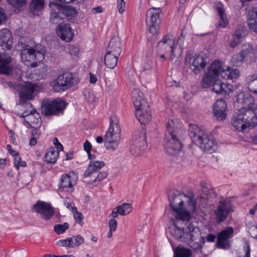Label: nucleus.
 I'll list each match as a JSON object with an SVG mask.
<instances>
[{"label":"nucleus","mask_w":257,"mask_h":257,"mask_svg":"<svg viewBox=\"0 0 257 257\" xmlns=\"http://www.w3.org/2000/svg\"><path fill=\"white\" fill-rule=\"evenodd\" d=\"M107 173L106 171L100 172L94 179L92 180V182H100L103 180L107 176Z\"/></svg>","instance_id":"obj_53"},{"label":"nucleus","mask_w":257,"mask_h":257,"mask_svg":"<svg viewBox=\"0 0 257 257\" xmlns=\"http://www.w3.org/2000/svg\"><path fill=\"white\" fill-rule=\"evenodd\" d=\"M248 233L252 237L257 239V226H250L248 228Z\"/></svg>","instance_id":"obj_55"},{"label":"nucleus","mask_w":257,"mask_h":257,"mask_svg":"<svg viewBox=\"0 0 257 257\" xmlns=\"http://www.w3.org/2000/svg\"><path fill=\"white\" fill-rule=\"evenodd\" d=\"M44 0H32L30 4V10L31 12L41 11L44 6Z\"/></svg>","instance_id":"obj_41"},{"label":"nucleus","mask_w":257,"mask_h":257,"mask_svg":"<svg viewBox=\"0 0 257 257\" xmlns=\"http://www.w3.org/2000/svg\"><path fill=\"white\" fill-rule=\"evenodd\" d=\"M241 41V39L240 38H237L234 35H233L232 39L230 43V46L232 48H235L238 44H239Z\"/></svg>","instance_id":"obj_56"},{"label":"nucleus","mask_w":257,"mask_h":257,"mask_svg":"<svg viewBox=\"0 0 257 257\" xmlns=\"http://www.w3.org/2000/svg\"><path fill=\"white\" fill-rule=\"evenodd\" d=\"M120 211V215L124 216L128 214L132 211V206L129 203H123L121 205L117 207Z\"/></svg>","instance_id":"obj_44"},{"label":"nucleus","mask_w":257,"mask_h":257,"mask_svg":"<svg viewBox=\"0 0 257 257\" xmlns=\"http://www.w3.org/2000/svg\"><path fill=\"white\" fill-rule=\"evenodd\" d=\"M243 250L245 252V254L244 257H250V249L249 247V244L248 243H246L245 246L243 247Z\"/></svg>","instance_id":"obj_61"},{"label":"nucleus","mask_w":257,"mask_h":257,"mask_svg":"<svg viewBox=\"0 0 257 257\" xmlns=\"http://www.w3.org/2000/svg\"><path fill=\"white\" fill-rule=\"evenodd\" d=\"M146 134L143 131L135 132L130 144V152L135 156L141 155L147 148Z\"/></svg>","instance_id":"obj_9"},{"label":"nucleus","mask_w":257,"mask_h":257,"mask_svg":"<svg viewBox=\"0 0 257 257\" xmlns=\"http://www.w3.org/2000/svg\"><path fill=\"white\" fill-rule=\"evenodd\" d=\"M7 149H8V151L9 152V153L12 156L14 157V158H15V157L19 155V153L18 152H16L15 151H14L12 148V146L10 145H8L7 146Z\"/></svg>","instance_id":"obj_60"},{"label":"nucleus","mask_w":257,"mask_h":257,"mask_svg":"<svg viewBox=\"0 0 257 257\" xmlns=\"http://www.w3.org/2000/svg\"><path fill=\"white\" fill-rule=\"evenodd\" d=\"M221 63L218 60L213 61L209 67L208 71L202 77L201 85L204 88H208L219 79V74L221 73Z\"/></svg>","instance_id":"obj_7"},{"label":"nucleus","mask_w":257,"mask_h":257,"mask_svg":"<svg viewBox=\"0 0 257 257\" xmlns=\"http://www.w3.org/2000/svg\"><path fill=\"white\" fill-rule=\"evenodd\" d=\"M121 50L122 46L120 38L118 36L113 37L109 42L107 48V52L120 55Z\"/></svg>","instance_id":"obj_26"},{"label":"nucleus","mask_w":257,"mask_h":257,"mask_svg":"<svg viewBox=\"0 0 257 257\" xmlns=\"http://www.w3.org/2000/svg\"><path fill=\"white\" fill-rule=\"evenodd\" d=\"M35 91V85L31 82L26 83L22 86V89L19 93L20 103L24 104L27 100L32 99Z\"/></svg>","instance_id":"obj_18"},{"label":"nucleus","mask_w":257,"mask_h":257,"mask_svg":"<svg viewBox=\"0 0 257 257\" xmlns=\"http://www.w3.org/2000/svg\"><path fill=\"white\" fill-rule=\"evenodd\" d=\"M121 127L118 117L112 115L110 117V125L105 135V146L107 149L114 150L120 139Z\"/></svg>","instance_id":"obj_5"},{"label":"nucleus","mask_w":257,"mask_h":257,"mask_svg":"<svg viewBox=\"0 0 257 257\" xmlns=\"http://www.w3.org/2000/svg\"><path fill=\"white\" fill-rule=\"evenodd\" d=\"M51 9V16L50 22L53 24H62L63 19H64L61 11L57 10L56 8H50Z\"/></svg>","instance_id":"obj_33"},{"label":"nucleus","mask_w":257,"mask_h":257,"mask_svg":"<svg viewBox=\"0 0 257 257\" xmlns=\"http://www.w3.org/2000/svg\"><path fill=\"white\" fill-rule=\"evenodd\" d=\"M166 130L164 139V147L166 152L173 155L182 148L181 141L182 130L176 125L174 120L171 119L166 123Z\"/></svg>","instance_id":"obj_2"},{"label":"nucleus","mask_w":257,"mask_h":257,"mask_svg":"<svg viewBox=\"0 0 257 257\" xmlns=\"http://www.w3.org/2000/svg\"><path fill=\"white\" fill-rule=\"evenodd\" d=\"M172 235L177 240L181 242H186L187 238L185 229H182L176 225H174V229L171 231Z\"/></svg>","instance_id":"obj_38"},{"label":"nucleus","mask_w":257,"mask_h":257,"mask_svg":"<svg viewBox=\"0 0 257 257\" xmlns=\"http://www.w3.org/2000/svg\"><path fill=\"white\" fill-rule=\"evenodd\" d=\"M162 10L160 8H152L146 12V22L151 23L149 32L153 35L158 33L160 28L161 20L160 18Z\"/></svg>","instance_id":"obj_10"},{"label":"nucleus","mask_w":257,"mask_h":257,"mask_svg":"<svg viewBox=\"0 0 257 257\" xmlns=\"http://www.w3.org/2000/svg\"><path fill=\"white\" fill-rule=\"evenodd\" d=\"M11 61L12 58L8 54L0 52V74L9 73L10 69L9 64Z\"/></svg>","instance_id":"obj_27"},{"label":"nucleus","mask_w":257,"mask_h":257,"mask_svg":"<svg viewBox=\"0 0 257 257\" xmlns=\"http://www.w3.org/2000/svg\"><path fill=\"white\" fill-rule=\"evenodd\" d=\"M74 217L75 218V221L76 223L80 224L81 225H82L83 224V216L82 214L80 212H78L77 210L76 211H74Z\"/></svg>","instance_id":"obj_52"},{"label":"nucleus","mask_w":257,"mask_h":257,"mask_svg":"<svg viewBox=\"0 0 257 257\" xmlns=\"http://www.w3.org/2000/svg\"><path fill=\"white\" fill-rule=\"evenodd\" d=\"M25 121L31 125L33 128L40 127L41 125V118L38 112L35 109L30 111L27 118L25 119Z\"/></svg>","instance_id":"obj_28"},{"label":"nucleus","mask_w":257,"mask_h":257,"mask_svg":"<svg viewBox=\"0 0 257 257\" xmlns=\"http://www.w3.org/2000/svg\"><path fill=\"white\" fill-rule=\"evenodd\" d=\"M246 81L248 89L254 94H257V74H251L247 76Z\"/></svg>","instance_id":"obj_36"},{"label":"nucleus","mask_w":257,"mask_h":257,"mask_svg":"<svg viewBox=\"0 0 257 257\" xmlns=\"http://www.w3.org/2000/svg\"><path fill=\"white\" fill-rule=\"evenodd\" d=\"M132 101L135 108L140 107L144 105V101H147L144 99L143 92L139 89H134L132 93Z\"/></svg>","instance_id":"obj_31"},{"label":"nucleus","mask_w":257,"mask_h":257,"mask_svg":"<svg viewBox=\"0 0 257 257\" xmlns=\"http://www.w3.org/2000/svg\"><path fill=\"white\" fill-rule=\"evenodd\" d=\"M221 73L222 77L227 79H233L237 78L239 75V71L236 68H231L227 67L226 70H223L222 68Z\"/></svg>","instance_id":"obj_37"},{"label":"nucleus","mask_w":257,"mask_h":257,"mask_svg":"<svg viewBox=\"0 0 257 257\" xmlns=\"http://www.w3.org/2000/svg\"><path fill=\"white\" fill-rule=\"evenodd\" d=\"M185 200L187 202L188 209L192 212H194L196 209V201L194 195L187 196V199H184V200Z\"/></svg>","instance_id":"obj_45"},{"label":"nucleus","mask_w":257,"mask_h":257,"mask_svg":"<svg viewBox=\"0 0 257 257\" xmlns=\"http://www.w3.org/2000/svg\"><path fill=\"white\" fill-rule=\"evenodd\" d=\"M252 47L249 45H243L240 52L232 56L231 62L234 65L238 66L243 62L247 57L250 56L252 54Z\"/></svg>","instance_id":"obj_20"},{"label":"nucleus","mask_w":257,"mask_h":257,"mask_svg":"<svg viewBox=\"0 0 257 257\" xmlns=\"http://www.w3.org/2000/svg\"><path fill=\"white\" fill-rule=\"evenodd\" d=\"M40 133L39 132V130L36 127H34V129H33L31 132L32 137L38 138L40 136Z\"/></svg>","instance_id":"obj_64"},{"label":"nucleus","mask_w":257,"mask_h":257,"mask_svg":"<svg viewBox=\"0 0 257 257\" xmlns=\"http://www.w3.org/2000/svg\"><path fill=\"white\" fill-rule=\"evenodd\" d=\"M64 204L67 208L71 210L73 212H74V211L76 210V207L72 206L71 202L65 201Z\"/></svg>","instance_id":"obj_63"},{"label":"nucleus","mask_w":257,"mask_h":257,"mask_svg":"<svg viewBox=\"0 0 257 257\" xmlns=\"http://www.w3.org/2000/svg\"><path fill=\"white\" fill-rule=\"evenodd\" d=\"M247 29L245 27L242 26H238L233 34L237 38L242 39L246 34Z\"/></svg>","instance_id":"obj_46"},{"label":"nucleus","mask_w":257,"mask_h":257,"mask_svg":"<svg viewBox=\"0 0 257 257\" xmlns=\"http://www.w3.org/2000/svg\"><path fill=\"white\" fill-rule=\"evenodd\" d=\"M257 21V7H251L247 11V22Z\"/></svg>","instance_id":"obj_43"},{"label":"nucleus","mask_w":257,"mask_h":257,"mask_svg":"<svg viewBox=\"0 0 257 257\" xmlns=\"http://www.w3.org/2000/svg\"><path fill=\"white\" fill-rule=\"evenodd\" d=\"M215 10L217 12L220 19L218 23L216 24V27L217 28H226L228 25V21L227 15L225 13V10L223 6H217Z\"/></svg>","instance_id":"obj_30"},{"label":"nucleus","mask_w":257,"mask_h":257,"mask_svg":"<svg viewBox=\"0 0 257 257\" xmlns=\"http://www.w3.org/2000/svg\"><path fill=\"white\" fill-rule=\"evenodd\" d=\"M198 230V228H196L192 223H190L187 229H185L186 237H192L195 238V236H199V234L197 231Z\"/></svg>","instance_id":"obj_42"},{"label":"nucleus","mask_w":257,"mask_h":257,"mask_svg":"<svg viewBox=\"0 0 257 257\" xmlns=\"http://www.w3.org/2000/svg\"><path fill=\"white\" fill-rule=\"evenodd\" d=\"M216 238V236L215 235L212 233H209L206 236V239L207 242H213L215 241Z\"/></svg>","instance_id":"obj_62"},{"label":"nucleus","mask_w":257,"mask_h":257,"mask_svg":"<svg viewBox=\"0 0 257 257\" xmlns=\"http://www.w3.org/2000/svg\"><path fill=\"white\" fill-rule=\"evenodd\" d=\"M175 40L170 34L165 35L157 45L158 53H167L171 52L173 55L174 52Z\"/></svg>","instance_id":"obj_15"},{"label":"nucleus","mask_w":257,"mask_h":257,"mask_svg":"<svg viewBox=\"0 0 257 257\" xmlns=\"http://www.w3.org/2000/svg\"><path fill=\"white\" fill-rule=\"evenodd\" d=\"M188 130L191 139L195 143L204 134V132L196 124H190Z\"/></svg>","instance_id":"obj_32"},{"label":"nucleus","mask_w":257,"mask_h":257,"mask_svg":"<svg viewBox=\"0 0 257 257\" xmlns=\"http://www.w3.org/2000/svg\"><path fill=\"white\" fill-rule=\"evenodd\" d=\"M199 236H195V238L187 237L186 241L188 245L193 250H197L202 247V244L204 243L205 241H197L196 240Z\"/></svg>","instance_id":"obj_39"},{"label":"nucleus","mask_w":257,"mask_h":257,"mask_svg":"<svg viewBox=\"0 0 257 257\" xmlns=\"http://www.w3.org/2000/svg\"><path fill=\"white\" fill-rule=\"evenodd\" d=\"M227 104L222 99H218L213 105V113L217 119L223 120L226 117Z\"/></svg>","instance_id":"obj_22"},{"label":"nucleus","mask_w":257,"mask_h":257,"mask_svg":"<svg viewBox=\"0 0 257 257\" xmlns=\"http://www.w3.org/2000/svg\"><path fill=\"white\" fill-rule=\"evenodd\" d=\"M59 155L58 151H57L54 147H50L47 150L44 159L48 163L54 164L56 162Z\"/></svg>","instance_id":"obj_35"},{"label":"nucleus","mask_w":257,"mask_h":257,"mask_svg":"<svg viewBox=\"0 0 257 257\" xmlns=\"http://www.w3.org/2000/svg\"><path fill=\"white\" fill-rule=\"evenodd\" d=\"M12 42L13 36L10 31L7 29H3L0 32V46L6 45L7 48L10 49Z\"/></svg>","instance_id":"obj_29"},{"label":"nucleus","mask_w":257,"mask_h":257,"mask_svg":"<svg viewBox=\"0 0 257 257\" xmlns=\"http://www.w3.org/2000/svg\"><path fill=\"white\" fill-rule=\"evenodd\" d=\"M248 28L253 32L257 33V20L247 22Z\"/></svg>","instance_id":"obj_57"},{"label":"nucleus","mask_w":257,"mask_h":257,"mask_svg":"<svg viewBox=\"0 0 257 257\" xmlns=\"http://www.w3.org/2000/svg\"><path fill=\"white\" fill-rule=\"evenodd\" d=\"M203 151L212 154L217 149V143L211 135L204 134L195 143Z\"/></svg>","instance_id":"obj_12"},{"label":"nucleus","mask_w":257,"mask_h":257,"mask_svg":"<svg viewBox=\"0 0 257 257\" xmlns=\"http://www.w3.org/2000/svg\"><path fill=\"white\" fill-rule=\"evenodd\" d=\"M71 240V243L72 244V247L78 246L83 243L84 241V238L80 235L73 236L70 237Z\"/></svg>","instance_id":"obj_47"},{"label":"nucleus","mask_w":257,"mask_h":257,"mask_svg":"<svg viewBox=\"0 0 257 257\" xmlns=\"http://www.w3.org/2000/svg\"><path fill=\"white\" fill-rule=\"evenodd\" d=\"M211 86H212L213 91L219 94L227 95L233 90L232 85L225 84L220 79L212 84Z\"/></svg>","instance_id":"obj_23"},{"label":"nucleus","mask_w":257,"mask_h":257,"mask_svg":"<svg viewBox=\"0 0 257 257\" xmlns=\"http://www.w3.org/2000/svg\"><path fill=\"white\" fill-rule=\"evenodd\" d=\"M119 56L107 52L104 56V63L105 65L109 68H114L117 64Z\"/></svg>","instance_id":"obj_34"},{"label":"nucleus","mask_w":257,"mask_h":257,"mask_svg":"<svg viewBox=\"0 0 257 257\" xmlns=\"http://www.w3.org/2000/svg\"><path fill=\"white\" fill-rule=\"evenodd\" d=\"M68 103L61 98L51 100L50 98L44 99L41 103V111L45 116L59 115L63 114Z\"/></svg>","instance_id":"obj_6"},{"label":"nucleus","mask_w":257,"mask_h":257,"mask_svg":"<svg viewBox=\"0 0 257 257\" xmlns=\"http://www.w3.org/2000/svg\"><path fill=\"white\" fill-rule=\"evenodd\" d=\"M77 83V78L72 73L65 72L60 74L51 83V86L56 92H62Z\"/></svg>","instance_id":"obj_8"},{"label":"nucleus","mask_w":257,"mask_h":257,"mask_svg":"<svg viewBox=\"0 0 257 257\" xmlns=\"http://www.w3.org/2000/svg\"><path fill=\"white\" fill-rule=\"evenodd\" d=\"M33 209L35 212L41 215V218L45 220H48L54 214L53 207L51 205L43 201L38 200L34 205Z\"/></svg>","instance_id":"obj_13"},{"label":"nucleus","mask_w":257,"mask_h":257,"mask_svg":"<svg viewBox=\"0 0 257 257\" xmlns=\"http://www.w3.org/2000/svg\"><path fill=\"white\" fill-rule=\"evenodd\" d=\"M45 50L42 45H36L33 47L26 45L21 51L22 61L28 66L34 68L37 66L38 62L42 61L45 58Z\"/></svg>","instance_id":"obj_4"},{"label":"nucleus","mask_w":257,"mask_h":257,"mask_svg":"<svg viewBox=\"0 0 257 257\" xmlns=\"http://www.w3.org/2000/svg\"><path fill=\"white\" fill-rule=\"evenodd\" d=\"M144 105L136 108V116L142 124L149 123L152 119L150 106L147 101H143Z\"/></svg>","instance_id":"obj_16"},{"label":"nucleus","mask_w":257,"mask_h":257,"mask_svg":"<svg viewBox=\"0 0 257 257\" xmlns=\"http://www.w3.org/2000/svg\"><path fill=\"white\" fill-rule=\"evenodd\" d=\"M56 31L57 35L67 42L71 41L74 37V33L69 24L58 25Z\"/></svg>","instance_id":"obj_19"},{"label":"nucleus","mask_w":257,"mask_h":257,"mask_svg":"<svg viewBox=\"0 0 257 257\" xmlns=\"http://www.w3.org/2000/svg\"><path fill=\"white\" fill-rule=\"evenodd\" d=\"M231 210L232 206L230 201L226 200L220 201L217 209L215 212L217 222L220 223L224 221Z\"/></svg>","instance_id":"obj_17"},{"label":"nucleus","mask_w":257,"mask_h":257,"mask_svg":"<svg viewBox=\"0 0 257 257\" xmlns=\"http://www.w3.org/2000/svg\"><path fill=\"white\" fill-rule=\"evenodd\" d=\"M109 229L115 231L117 228V222L114 219H111L108 223Z\"/></svg>","instance_id":"obj_58"},{"label":"nucleus","mask_w":257,"mask_h":257,"mask_svg":"<svg viewBox=\"0 0 257 257\" xmlns=\"http://www.w3.org/2000/svg\"><path fill=\"white\" fill-rule=\"evenodd\" d=\"M105 164L103 161H98L95 160L90 161L89 163L88 168L83 174V177L86 178L90 177L95 172L99 171L102 168L104 167Z\"/></svg>","instance_id":"obj_25"},{"label":"nucleus","mask_w":257,"mask_h":257,"mask_svg":"<svg viewBox=\"0 0 257 257\" xmlns=\"http://www.w3.org/2000/svg\"><path fill=\"white\" fill-rule=\"evenodd\" d=\"M234 229L232 227H227L218 233L216 246L219 248L228 249L230 243L228 239L232 237Z\"/></svg>","instance_id":"obj_14"},{"label":"nucleus","mask_w":257,"mask_h":257,"mask_svg":"<svg viewBox=\"0 0 257 257\" xmlns=\"http://www.w3.org/2000/svg\"><path fill=\"white\" fill-rule=\"evenodd\" d=\"M237 101L244 105L231 119L233 127L239 132H244L247 127L257 125V104L250 93L242 92L238 95Z\"/></svg>","instance_id":"obj_1"},{"label":"nucleus","mask_w":257,"mask_h":257,"mask_svg":"<svg viewBox=\"0 0 257 257\" xmlns=\"http://www.w3.org/2000/svg\"><path fill=\"white\" fill-rule=\"evenodd\" d=\"M168 197L170 207L175 213L176 219L183 221H189L190 213L189 211L184 209V199H187V196L178 190H170L168 193Z\"/></svg>","instance_id":"obj_3"},{"label":"nucleus","mask_w":257,"mask_h":257,"mask_svg":"<svg viewBox=\"0 0 257 257\" xmlns=\"http://www.w3.org/2000/svg\"><path fill=\"white\" fill-rule=\"evenodd\" d=\"M50 8H56L64 17V19L69 22H73L77 16V12L72 6L58 4L56 2H50L49 4Z\"/></svg>","instance_id":"obj_11"},{"label":"nucleus","mask_w":257,"mask_h":257,"mask_svg":"<svg viewBox=\"0 0 257 257\" xmlns=\"http://www.w3.org/2000/svg\"><path fill=\"white\" fill-rule=\"evenodd\" d=\"M84 150L86 153H89L91 152L92 150V145L91 143L88 141H86L83 145Z\"/></svg>","instance_id":"obj_59"},{"label":"nucleus","mask_w":257,"mask_h":257,"mask_svg":"<svg viewBox=\"0 0 257 257\" xmlns=\"http://www.w3.org/2000/svg\"><path fill=\"white\" fill-rule=\"evenodd\" d=\"M27 0H7L8 3L16 8H22L26 4Z\"/></svg>","instance_id":"obj_49"},{"label":"nucleus","mask_w":257,"mask_h":257,"mask_svg":"<svg viewBox=\"0 0 257 257\" xmlns=\"http://www.w3.org/2000/svg\"><path fill=\"white\" fill-rule=\"evenodd\" d=\"M71 240H70V237L64 239L59 240L57 242V244L60 246H64L69 248H72L71 243Z\"/></svg>","instance_id":"obj_51"},{"label":"nucleus","mask_w":257,"mask_h":257,"mask_svg":"<svg viewBox=\"0 0 257 257\" xmlns=\"http://www.w3.org/2000/svg\"><path fill=\"white\" fill-rule=\"evenodd\" d=\"M117 8L120 14H122L125 10V3L124 0H117Z\"/></svg>","instance_id":"obj_54"},{"label":"nucleus","mask_w":257,"mask_h":257,"mask_svg":"<svg viewBox=\"0 0 257 257\" xmlns=\"http://www.w3.org/2000/svg\"><path fill=\"white\" fill-rule=\"evenodd\" d=\"M192 255L191 249L184 247L178 246L175 250L174 257H190Z\"/></svg>","instance_id":"obj_40"},{"label":"nucleus","mask_w":257,"mask_h":257,"mask_svg":"<svg viewBox=\"0 0 257 257\" xmlns=\"http://www.w3.org/2000/svg\"><path fill=\"white\" fill-rule=\"evenodd\" d=\"M207 58L200 55H195L190 66L192 72L195 74H199L200 69H203L206 67L207 64Z\"/></svg>","instance_id":"obj_24"},{"label":"nucleus","mask_w":257,"mask_h":257,"mask_svg":"<svg viewBox=\"0 0 257 257\" xmlns=\"http://www.w3.org/2000/svg\"><path fill=\"white\" fill-rule=\"evenodd\" d=\"M77 176L74 172H70L68 174H63L61 177L59 190L71 189L77 182Z\"/></svg>","instance_id":"obj_21"},{"label":"nucleus","mask_w":257,"mask_h":257,"mask_svg":"<svg viewBox=\"0 0 257 257\" xmlns=\"http://www.w3.org/2000/svg\"><path fill=\"white\" fill-rule=\"evenodd\" d=\"M69 227V224L67 222L63 224H56L54 226V231L58 234H60L64 233Z\"/></svg>","instance_id":"obj_48"},{"label":"nucleus","mask_w":257,"mask_h":257,"mask_svg":"<svg viewBox=\"0 0 257 257\" xmlns=\"http://www.w3.org/2000/svg\"><path fill=\"white\" fill-rule=\"evenodd\" d=\"M14 165L16 168L19 170L20 167H26L27 163L25 161H22L21 158L18 155L14 158Z\"/></svg>","instance_id":"obj_50"}]
</instances>
